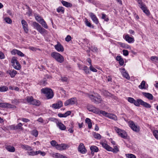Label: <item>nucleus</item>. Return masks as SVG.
I'll return each instance as SVG.
<instances>
[{
	"label": "nucleus",
	"mask_w": 158,
	"mask_h": 158,
	"mask_svg": "<svg viewBox=\"0 0 158 158\" xmlns=\"http://www.w3.org/2000/svg\"><path fill=\"white\" fill-rule=\"evenodd\" d=\"M18 50L16 49H13L11 52V53L12 55H15L17 54Z\"/></svg>",
	"instance_id": "bf43d9fd"
},
{
	"label": "nucleus",
	"mask_w": 158,
	"mask_h": 158,
	"mask_svg": "<svg viewBox=\"0 0 158 158\" xmlns=\"http://www.w3.org/2000/svg\"><path fill=\"white\" fill-rule=\"evenodd\" d=\"M32 25L41 34H43L45 32L46 30L43 28L38 23L36 22H33L32 23Z\"/></svg>",
	"instance_id": "423d86ee"
},
{
	"label": "nucleus",
	"mask_w": 158,
	"mask_h": 158,
	"mask_svg": "<svg viewBox=\"0 0 158 158\" xmlns=\"http://www.w3.org/2000/svg\"><path fill=\"white\" fill-rule=\"evenodd\" d=\"M145 85V82L144 81H143L140 85L139 86V88L141 89H146Z\"/></svg>",
	"instance_id": "473e14b6"
},
{
	"label": "nucleus",
	"mask_w": 158,
	"mask_h": 158,
	"mask_svg": "<svg viewBox=\"0 0 158 158\" xmlns=\"http://www.w3.org/2000/svg\"><path fill=\"white\" fill-rule=\"evenodd\" d=\"M28 155L30 156H35L37 155V151L35 152L31 151L28 152Z\"/></svg>",
	"instance_id": "c03bdc74"
},
{
	"label": "nucleus",
	"mask_w": 158,
	"mask_h": 158,
	"mask_svg": "<svg viewBox=\"0 0 158 158\" xmlns=\"http://www.w3.org/2000/svg\"><path fill=\"white\" fill-rule=\"evenodd\" d=\"M55 49L58 52H63L64 51V48L63 46L60 43L58 44L55 46Z\"/></svg>",
	"instance_id": "412c9836"
},
{
	"label": "nucleus",
	"mask_w": 158,
	"mask_h": 158,
	"mask_svg": "<svg viewBox=\"0 0 158 158\" xmlns=\"http://www.w3.org/2000/svg\"><path fill=\"white\" fill-rule=\"evenodd\" d=\"M22 124L21 123H19L17 125L14 126V130H23V128L22 127Z\"/></svg>",
	"instance_id": "c85d7f7f"
},
{
	"label": "nucleus",
	"mask_w": 158,
	"mask_h": 158,
	"mask_svg": "<svg viewBox=\"0 0 158 158\" xmlns=\"http://www.w3.org/2000/svg\"><path fill=\"white\" fill-rule=\"evenodd\" d=\"M0 107L2 108H15L16 107L15 106L7 103H1Z\"/></svg>",
	"instance_id": "9b49d317"
},
{
	"label": "nucleus",
	"mask_w": 158,
	"mask_h": 158,
	"mask_svg": "<svg viewBox=\"0 0 158 158\" xmlns=\"http://www.w3.org/2000/svg\"><path fill=\"white\" fill-rule=\"evenodd\" d=\"M6 149L8 151L11 152H14L15 150V149L14 147L11 146H8L6 147Z\"/></svg>",
	"instance_id": "f704fd0d"
},
{
	"label": "nucleus",
	"mask_w": 158,
	"mask_h": 158,
	"mask_svg": "<svg viewBox=\"0 0 158 158\" xmlns=\"http://www.w3.org/2000/svg\"><path fill=\"white\" fill-rule=\"evenodd\" d=\"M78 150L82 154L85 153L87 150L84 145L83 143H81L78 147Z\"/></svg>",
	"instance_id": "9d476101"
},
{
	"label": "nucleus",
	"mask_w": 158,
	"mask_h": 158,
	"mask_svg": "<svg viewBox=\"0 0 158 158\" xmlns=\"http://www.w3.org/2000/svg\"><path fill=\"white\" fill-rule=\"evenodd\" d=\"M17 62H18L16 58L15 57H13L11 59V62L12 64V65L13 66V68L17 69V70H20V67H18V68H17L15 66V63H17Z\"/></svg>",
	"instance_id": "aec40b11"
},
{
	"label": "nucleus",
	"mask_w": 158,
	"mask_h": 158,
	"mask_svg": "<svg viewBox=\"0 0 158 158\" xmlns=\"http://www.w3.org/2000/svg\"><path fill=\"white\" fill-rule=\"evenodd\" d=\"M85 22L86 25L87 26L89 27H91V23L88 21L87 20H86Z\"/></svg>",
	"instance_id": "69168bd1"
},
{
	"label": "nucleus",
	"mask_w": 158,
	"mask_h": 158,
	"mask_svg": "<svg viewBox=\"0 0 158 158\" xmlns=\"http://www.w3.org/2000/svg\"><path fill=\"white\" fill-rule=\"evenodd\" d=\"M17 54L21 56H24V55L22 52L19 50H18Z\"/></svg>",
	"instance_id": "0e129e2a"
},
{
	"label": "nucleus",
	"mask_w": 158,
	"mask_h": 158,
	"mask_svg": "<svg viewBox=\"0 0 158 158\" xmlns=\"http://www.w3.org/2000/svg\"><path fill=\"white\" fill-rule=\"evenodd\" d=\"M5 58L4 54L1 52H0V59H3Z\"/></svg>",
	"instance_id": "e2e57ef3"
},
{
	"label": "nucleus",
	"mask_w": 158,
	"mask_h": 158,
	"mask_svg": "<svg viewBox=\"0 0 158 158\" xmlns=\"http://www.w3.org/2000/svg\"><path fill=\"white\" fill-rule=\"evenodd\" d=\"M129 126L134 131L136 132H138L139 131V127H138L135 125L133 122L132 121H130L129 122Z\"/></svg>",
	"instance_id": "f8f14e48"
},
{
	"label": "nucleus",
	"mask_w": 158,
	"mask_h": 158,
	"mask_svg": "<svg viewBox=\"0 0 158 158\" xmlns=\"http://www.w3.org/2000/svg\"><path fill=\"white\" fill-rule=\"evenodd\" d=\"M83 69L86 73H89V70L87 66H84L83 67Z\"/></svg>",
	"instance_id": "79ce46f5"
},
{
	"label": "nucleus",
	"mask_w": 158,
	"mask_h": 158,
	"mask_svg": "<svg viewBox=\"0 0 158 158\" xmlns=\"http://www.w3.org/2000/svg\"><path fill=\"white\" fill-rule=\"evenodd\" d=\"M103 94L104 96H107L109 95L110 93L107 91L104 90L103 91Z\"/></svg>",
	"instance_id": "052dcab7"
},
{
	"label": "nucleus",
	"mask_w": 158,
	"mask_h": 158,
	"mask_svg": "<svg viewBox=\"0 0 158 158\" xmlns=\"http://www.w3.org/2000/svg\"><path fill=\"white\" fill-rule=\"evenodd\" d=\"M85 122L86 123L88 124L89 128V129L91 128L92 127V123L91 120L88 118H87L85 119Z\"/></svg>",
	"instance_id": "7c9ffc66"
},
{
	"label": "nucleus",
	"mask_w": 158,
	"mask_h": 158,
	"mask_svg": "<svg viewBox=\"0 0 158 158\" xmlns=\"http://www.w3.org/2000/svg\"><path fill=\"white\" fill-rule=\"evenodd\" d=\"M61 3L64 6L66 7H70L72 6V4L71 3L66 1H61Z\"/></svg>",
	"instance_id": "2f4dec72"
},
{
	"label": "nucleus",
	"mask_w": 158,
	"mask_h": 158,
	"mask_svg": "<svg viewBox=\"0 0 158 158\" xmlns=\"http://www.w3.org/2000/svg\"><path fill=\"white\" fill-rule=\"evenodd\" d=\"M127 100L128 102L134 104L135 106H139V99H137V101H136L132 98L128 97L127 99Z\"/></svg>",
	"instance_id": "2eb2a0df"
},
{
	"label": "nucleus",
	"mask_w": 158,
	"mask_h": 158,
	"mask_svg": "<svg viewBox=\"0 0 158 158\" xmlns=\"http://www.w3.org/2000/svg\"><path fill=\"white\" fill-rule=\"evenodd\" d=\"M89 69L90 70L94 72H96L97 71V70L94 68L92 66V65L90 66L89 67Z\"/></svg>",
	"instance_id": "864d4df0"
},
{
	"label": "nucleus",
	"mask_w": 158,
	"mask_h": 158,
	"mask_svg": "<svg viewBox=\"0 0 158 158\" xmlns=\"http://www.w3.org/2000/svg\"><path fill=\"white\" fill-rule=\"evenodd\" d=\"M17 71L14 69L9 70L7 72V73L9 74L11 77H14L17 74Z\"/></svg>",
	"instance_id": "bb28decb"
},
{
	"label": "nucleus",
	"mask_w": 158,
	"mask_h": 158,
	"mask_svg": "<svg viewBox=\"0 0 158 158\" xmlns=\"http://www.w3.org/2000/svg\"><path fill=\"white\" fill-rule=\"evenodd\" d=\"M93 136L95 138L97 139H100L101 138V136L100 134L95 132L93 133Z\"/></svg>",
	"instance_id": "c9c22d12"
},
{
	"label": "nucleus",
	"mask_w": 158,
	"mask_h": 158,
	"mask_svg": "<svg viewBox=\"0 0 158 158\" xmlns=\"http://www.w3.org/2000/svg\"><path fill=\"white\" fill-rule=\"evenodd\" d=\"M90 149L91 151V154L94 155V152H97L98 151V148L95 146H92L90 147Z\"/></svg>",
	"instance_id": "cd10ccee"
},
{
	"label": "nucleus",
	"mask_w": 158,
	"mask_h": 158,
	"mask_svg": "<svg viewBox=\"0 0 158 158\" xmlns=\"http://www.w3.org/2000/svg\"><path fill=\"white\" fill-rule=\"evenodd\" d=\"M56 123L57 126L61 130H64L66 129V127L61 122H58Z\"/></svg>",
	"instance_id": "b1692460"
},
{
	"label": "nucleus",
	"mask_w": 158,
	"mask_h": 158,
	"mask_svg": "<svg viewBox=\"0 0 158 158\" xmlns=\"http://www.w3.org/2000/svg\"><path fill=\"white\" fill-rule=\"evenodd\" d=\"M77 102V99L76 98H71L68 100L66 101L64 103L65 106H67L69 105H72L76 104Z\"/></svg>",
	"instance_id": "6e6552de"
},
{
	"label": "nucleus",
	"mask_w": 158,
	"mask_h": 158,
	"mask_svg": "<svg viewBox=\"0 0 158 158\" xmlns=\"http://www.w3.org/2000/svg\"><path fill=\"white\" fill-rule=\"evenodd\" d=\"M26 100L28 103L30 105L39 106L40 104V101L34 99L31 96L26 97Z\"/></svg>",
	"instance_id": "20e7f679"
},
{
	"label": "nucleus",
	"mask_w": 158,
	"mask_h": 158,
	"mask_svg": "<svg viewBox=\"0 0 158 158\" xmlns=\"http://www.w3.org/2000/svg\"><path fill=\"white\" fill-rule=\"evenodd\" d=\"M71 40V37L69 35H67V37L65 38V40L66 41L69 42Z\"/></svg>",
	"instance_id": "5fc2aeb1"
},
{
	"label": "nucleus",
	"mask_w": 158,
	"mask_h": 158,
	"mask_svg": "<svg viewBox=\"0 0 158 158\" xmlns=\"http://www.w3.org/2000/svg\"><path fill=\"white\" fill-rule=\"evenodd\" d=\"M31 134L35 137H37L38 136V132L37 130H34L32 131Z\"/></svg>",
	"instance_id": "a19ab883"
},
{
	"label": "nucleus",
	"mask_w": 158,
	"mask_h": 158,
	"mask_svg": "<svg viewBox=\"0 0 158 158\" xmlns=\"http://www.w3.org/2000/svg\"><path fill=\"white\" fill-rule=\"evenodd\" d=\"M63 106V103L61 101H58L56 103L52 105V107L55 109H59Z\"/></svg>",
	"instance_id": "f3484780"
},
{
	"label": "nucleus",
	"mask_w": 158,
	"mask_h": 158,
	"mask_svg": "<svg viewBox=\"0 0 158 158\" xmlns=\"http://www.w3.org/2000/svg\"><path fill=\"white\" fill-rule=\"evenodd\" d=\"M27 6V8L28 9V10L27 12V13L29 15V16L31 15V9H30L29 8V7Z\"/></svg>",
	"instance_id": "3c124183"
},
{
	"label": "nucleus",
	"mask_w": 158,
	"mask_h": 158,
	"mask_svg": "<svg viewBox=\"0 0 158 158\" xmlns=\"http://www.w3.org/2000/svg\"><path fill=\"white\" fill-rule=\"evenodd\" d=\"M91 111L95 113L99 114L100 110L98 109L97 108L94 107H93L92 110H91Z\"/></svg>",
	"instance_id": "e433bc0d"
},
{
	"label": "nucleus",
	"mask_w": 158,
	"mask_h": 158,
	"mask_svg": "<svg viewBox=\"0 0 158 158\" xmlns=\"http://www.w3.org/2000/svg\"><path fill=\"white\" fill-rule=\"evenodd\" d=\"M71 113V112L70 111H67L66 112H65L64 114V117H66L67 116L70 115Z\"/></svg>",
	"instance_id": "13d9d810"
},
{
	"label": "nucleus",
	"mask_w": 158,
	"mask_h": 158,
	"mask_svg": "<svg viewBox=\"0 0 158 158\" xmlns=\"http://www.w3.org/2000/svg\"><path fill=\"white\" fill-rule=\"evenodd\" d=\"M40 154V155L43 156H44L46 155L45 153L44 152H42L40 151H37V155Z\"/></svg>",
	"instance_id": "6e6d98bb"
},
{
	"label": "nucleus",
	"mask_w": 158,
	"mask_h": 158,
	"mask_svg": "<svg viewBox=\"0 0 158 158\" xmlns=\"http://www.w3.org/2000/svg\"><path fill=\"white\" fill-rule=\"evenodd\" d=\"M89 15L92 20L94 23L96 24H98V23L99 22L98 19L96 15L94 13L90 12L89 13Z\"/></svg>",
	"instance_id": "6ab92c4d"
},
{
	"label": "nucleus",
	"mask_w": 158,
	"mask_h": 158,
	"mask_svg": "<svg viewBox=\"0 0 158 158\" xmlns=\"http://www.w3.org/2000/svg\"><path fill=\"white\" fill-rule=\"evenodd\" d=\"M61 80L63 82H66L68 81V78L66 77H62Z\"/></svg>",
	"instance_id": "680f3d73"
},
{
	"label": "nucleus",
	"mask_w": 158,
	"mask_h": 158,
	"mask_svg": "<svg viewBox=\"0 0 158 158\" xmlns=\"http://www.w3.org/2000/svg\"><path fill=\"white\" fill-rule=\"evenodd\" d=\"M69 146L68 145L65 144H57L56 148L58 150H65L67 148H68Z\"/></svg>",
	"instance_id": "1a4fd4ad"
},
{
	"label": "nucleus",
	"mask_w": 158,
	"mask_h": 158,
	"mask_svg": "<svg viewBox=\"0 0 158 158\" xmlns=\"http://www.w3.org/2000/svg\"><path fill=\"white\" fill-rule=\"evenodd\" d=\"M41 92L45 94L48 99H51L53 96V93L52 89L47 88H43L41 89Z\"/></svg>",
	"instance_id": "f257e3e1"
},
{
	"label": "nucleus",
	"mask_w": 158,
	"mask_h": 158,
	"mask_svg": "<svg viewBox=\"0 0 158 158\" xmlns=\"http://www.w3.org/2000/svg\"><path fill=\"white\" fill-rule=\"evenodd\" d=\"M143 95L146 98L149 100H152L153 98V96L152 94L146 92H143L142 93Z\"/></svg>",
	"instance_id": "5701e85b"
},
{
	"label": "nucleus",
	"mask_w": 158,
	"mask_h": 158,
	"mask_svg": "<svg viewBox=\"0 0 158 158\" xmlns=\"http://www.w3.org/2000/svg\"><path fill=\"white\" fill-rule=\"evenodd\" d=\"M8 90V88L7 86H2L0 87V92H5Z\"/></svg>",
	"instance_id": "72a5a7b5"
},
{
	"label": "nucleus",
	"mask_w": 158,
	"mask_h": 158,
	"mask_svg": "<svg viewBox=\"0 0 158 158\" xmlns=\"http://www.w3.org/2000/svg\"><path fill=\"white\" fill-rule=\"evenodd\" d=\"M87 96L89 97L92 102L95 104L100 103L102 101L101 97L99 95L95 96L92 94H87Z\"/></svg>",
	"instance_id": "7ed1b4c3"
},
{
	"label": "nucleus",
	"mask_w": 158,
	"mask_h": 158,
	"mask_svg": "<svg viewBox=\"0 0 158 158\" xmlns=\"http://www.w3.org/2000/svg\"><path fill=\"white\" fill-rule=\"evenodd\" d=\"M51 155L53 157L55 158H68L67 156L58 153H54Z\"/></svg>",
	"instance_id": "a211bd4d"
},
{
	"label": "nucleus",
	"mask_w": 158,
	"mask_h": 158,
	"mask_svg": "<svg viewBox=\"0 0 158 158\" xmlns=\"http://www.w3.org/2000/svg\"><path fill=\"white\" fill-rule=\"evenodd\" d=\"M119 45L122 47L126 48H128V46L127 45H126L125 44L122 43H119Z\"/></svg>",
	"instance_id": "09e8293b"
},
{
	"label": "nucleus",
	"mask_w": 158,
	"mask_h": 158,
	"mask_svg": "<svg viewBox=\"0 0 158 158\" xmlns=\"http://www.w3.org/2000/svg\"><path fill=\"white\" fill-rule=\"evenodd\" d=\"M118 61L119 64L120 65H123V64L124 61L123 59H122L121 60H120Z\"/></svg>",
	"instance_id": "338daca9"
},
{
	"label": "nucleus",
	"mask_w": 158,
	"mask_h": 158,
	"mask_svg": "<svg viewBox=\"0 0 158 158\" xmlns=\"http://www.w3.org/2000/svg\"><path fill=\"white\" fill-rule=\"evenodd\" d=\"M139 106L140 105L146 108H150L151 107V106L150 105V104L146 102H144L142 99H139Z\"/></svg>",
	"instance_id": "ddd939ff"
},
{
	"label": "nucleus",
	"mask_w": 158,
	"mask_h": 158,
	"mask_svg": "<svg viewBox=\"0 0 158 158\" xmlns=\"http://www.w3.org/2000/svg\"><path fill=\"white\" fill-rule=\"evenodd\" d=\"M125 39L127 41L130 43L134 42V38L129 36L128 34L125 35Z\"/></svg>",
	"instance_id": "393cba45"
},
{
	"label": "nucleus",
	"mask_w": 158,
	"mask_h": 158,
	"mask_svg": "<svg viewBox=\"0 0 158 158\" xmlns=\"http://www.w3.org/2000/svg\"><path fill=\"white\" fill-rule=\"evenodd\" d=\"M121 72L123 77H124L128 80H129L130 79V76L125 71V69L124 68L121 69Z\"/></svg>",
	"instance_id": "4be33fe9"
},
{
	"label": "nucleus",
	"mask_w": 158,
	"mask_h": 158,
	"mask_svg": "<svg viewBox=\"0 0 158 158\" xmlns=\"http://www.w3.org/2000/svg\"><path fill=\"white\" fill-rule=\"evenodd\" d=\"M57 11L58 12H61L63 13L64 11V9L63 7H59L57 9Z\"/></svg>",
	"instance_id": "37998d69"
},
{
	"label": "nucleus",
	"mask_w": 158,
	"mask_h": 158,
	"mask_svg": "<svg viewBox=\"0 0 158 158\" xmlns=\"http://www.w3.org/2000/svg\"><path fill=\"white\" fill-rule=\"evenodd\" d=\"M99 114H102L104 116L107 117V116L108 114V113L106 112L105 111L100 110L99 111Z\"/></svg>",
	"instance_id": "a18cd8bd"
},
{
	"label": "nucleus",
	"mask_w": 158,
	"mask_h": 158,
	"mask_svg": "<svg viewBox=\"0 0 158 158\" xmlns=\"http://www.w3.org/2000/svg\"><path fill=\"white\" fill-rule=\"evenodd\" d=\"M21 23L24 31L26 33H27L28 31V29L27 22L24 20H22L21 21Z\"/></svg>",
	"instance_id": "dca6fc26"
},
{
	"label": "nucleus",
	"mask_w": 158,
	"mask_h": 158,
	"mask_svg": "<svg viewBox=\"0 0 158 158\" xmlns=\"http://www.w3.org/2000/svg\"><path fill=\"white\" fill-rule=\"evenodd\" d=\"M153 134L155 137L158 140V130H154L153 131Z\"/></svg>",
	"instance_id": "ea45409f"
},
{
	"label": "nucleus",
	"mask_w": 158,
	"mask_h": 158,
	"mask_svg": "<svg viewBox=\"0 0 158 158\" xmlns=\"http://www.w3.org/2000/svg\"><path fill=\"white\" fill-rule=\"evenodd\" d=\"M21 147L27 150L31 151L32 150V148L29 146L26 145H21Z\"/></svg>",
	"instance_id": "c756f323"
},
{
	"label": "nucleus",
	"mask_w": 158,
	"mask_h": 158,
	"mask_svg": "<svg viewBox=\"0 0 158 158\" xmlns=\"http://www.w3.org/2000/svg\"><path fill=\"white\" fill-rule=\"evenodd\" d=\"M51 56L58 62L62 63L64 61L63 56L57 52L52 53Z\"/></svg>",
	"instance_id": "f03ea898"
},
{
	"label": "nucleus",
	"mask_w": 158,
	"mask_h": 158,
	"mask_svg": "<svg viewBox=\"0 0 158 158\" xmlns=\"http://www.w3.org/2000/svg\"><path fill=\"white\" fill-rule=\"evenodd\" d=\"M39 18V16H37L36 17L35 19L40 23L42 26L44 27L45 28L47 29L48 28V26L47 24H46L45 21L43 19H38L37 18Z\"/></svg>",
	"instance_id": "4468645a"
},
{
	"label": "nucleus",
	"mask_w": 158,
	"mask_h": 158,
	"mask_svg": "<svg viewBox=\"0 0 158 158\" xmlns=\"http://www.w3.org/2000/svg\"><path fill=\"white\" fill-rule=\"evenodd\" d=\"M126 157L127 158H136V156L131 154H126Z\"/></svg>",
	"instance_id": "4c0bfd02"
},
{
	"label": "nucleus",
	"mask_w": 158,
	"mask_h": 158,
	"mask_svg": "<svg viewBox=\"0 0 158 158\" xmlns=\"http://www.w3.org/2000/svg\"><path fill=\"white\" fill-rule=\"evenodd\" d=\"M29 48L33 51H36L37 50H40L39 49L33 47H30Z\"/></svg>",
	"instance_id": "603ef678"
},
{
	"label": "nucleus",
	"mask_w": 158,
	"mask_h": 158,
	"mask_svg": "<svg viewBox=\"0 0 158 158\" xmlns=\"http://www.w3.org/2000/svg\"><path fill=\"white\" fill-rule=\"evenodd\" d=\"M115 130L118 134V135L124 139L127 138V135L125 131L117 127H115Z\"/></svg>",
	"instance_id": "0eeeda50"
},
{
	"label": "nucleus",
	"mask_w": 158,
	"mask_h": 158,
	"mask_svg": "<svg viewBox=\"0 0 158 158\" xmlns=\"http://www.w3.org/2000/svg\"><path fill=\"white\" fill-rule=\"evenodd\" d=\"M102 19H104V20L105 21H106L107 22L109 20V19L107 18L106 17V15L102 14Z\"/></svg>",
	"instance_id": "49530a36"
},
{
	"label": "nucleus",
	"mask_w": 158,
	"mask_h": 158,
	"mask_svg": "<svg viewBox=\"0 0 158 158\" xmlns=\"http://www.w3.org/2000/svg\"><path fill=\"white\" fill-rule=\"evenodd\" d=\"M122 58L121 56H117L116 59L117 61H119L121 60Z\"/></svg>",
	"instance_id": "774afa93"
},
{
	"label": "nucleus",
	"mask_w": 158,
	"mask_h": 158,
	"mask_svg": "<svg viewBox=\"0 0 158 158\" xmlns=\"http://www.w3.org/2000/svg\"><path fill=\"white\" fill-rule=\"evenodd\" d=\"M151 60L153 61L158 62V57L156 56H152L150 58Z\"/></svg>",
	"instance_id": "58836bf2"
},
{
	"label": "nucleus",
	"mask_w": 158,
	"mask_h": 158,
	"mask_svg": "<svg viewBox=\"0 0 158 158\" xmlns=\"http://www.w3.org/2000/svg\"><path fill=\"white\" fill-rule=\"evenodd\" d=\"M123 52L124 56H126L128 55V52L127 50H123Z\"/></svg>",
	"instance_id": "4d7b16f0"
},
{
	"label": "nucleus",
	"mask_w": 158,
	"mask_h": 158,
	"mask_svg": "<svg viewBox=\"0 0 158 158\" xmlns=\"http://www.w3.org/2000/svg\"><path fill=\"white\" fill-rule=\"evenodd\" d=\"M51 144L52 146H56V147L57 144V142L54 140H52L51 142Z\"/></svg>",
	"instance_id": "8fccbe9b"
},
{
	"label": "nucleus",
	"mask_w": 158,
	"mask_h": 158,
	"mask_svg": "<svg viewBox=\"0 0 158 158\" xmlns=\"http://www.w3.org/2000/svg\"><path fill=\"white\" fill-rule=\"evenodd\" d=\"M107 117L115 121L117 120V116L113 114L108 113V114L107 116Z\"/></svg>",
	"instance_id": "a878e982"
},
{
	"label": "nucleus",
	"mask_w": 158,
	"mask_h": 158,
	"mask_svg": "<svg viewBox=\"0 0 158 158\" xmlns=\"http://www.w3.org/2000/svg\"><path fill=\"white\" fill-rule=\"evenodd\" d=\"M101 144L102 146L108 151H111L115 153L119 151L118 148L117 146H114V148H113L107 144L104 143H102Z\"/></svg>",
	"instance_id": "39448f33"
},
{
	"label": "nucleus",
	"mask_w": 158,
	"mask_h": 158,
	"mask_svg": "<svg viewBox=\"0 0 158 158\" xmlns=\"http://www.w3.org/2000/svg\"><path fill=\"white\" fill-rule=\"evenodd\" d=\"M5 20L8 23L10 24L12 23V21L9 18H6L5 19Z\"/></svg>",
	"instance_id": "de8ad7c7"
}]
</instances>
